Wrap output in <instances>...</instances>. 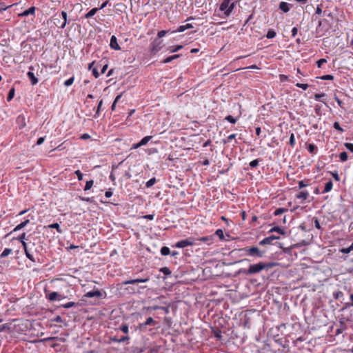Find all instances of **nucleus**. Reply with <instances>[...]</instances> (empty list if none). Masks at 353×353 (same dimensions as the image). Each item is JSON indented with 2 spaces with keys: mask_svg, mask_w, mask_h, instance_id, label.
<instances>
[{
  "mask_svg": "<svg viewBox=\"0 0 353 353\" xmlns=\"http://www.w3.org/2000/svg\"><path fill=\"white\" fill-rule=\"evenodd\" d=\"M272 265L270 263H265L263 262H260V263H258L256 264L250 265L249 268L246 271H245V273L246 274H250V275L254 274L260 272L261 271H262L266 268H272Z\"/></svg>",
  "mask_w": 353,
  "mask_h": 353,
  "instance_id": "f257e3e1",
  "label": "nucleus"
},
{
  "mask_svg": "<svg viewBox=\"0 0 353 353\" xmlns=\"http://www.w3.org/2000/svg\"><path fill=\"white\" fill-rule=\"evenodd\" d=\"M235 6L234 3H230V0H223L220 5L219 9L224 12L226 17H228Z\"/></svg>",
  "mask_w": 353,
  "mask_h": 353,
  "instance_id": "f03ea898",
  "label": "nucleus"
},
{
  "mask_svg": "<svg viewBox=\"0 0 353 353\" xmlns=\"http://www.w3.org/2000/svg\"><path fill=\"white\" fill-rule=\"evenodd\" d=\"M244 250L249 256H256L259 258H262L264 255V252L260 250L257 247L253 246L250 248H245Z\"/></svg>",
  "mask_w": 353,
  "mask_h": 353,
  "instance_id": "7ed1b4c3",
  "label": "nucleus"
},
{
  "mask_svg": "<svg viewBox=\"0 0 353 353\" xmlns=\"http://www.w3.org/2000/svg\"><path fill=\"white\" fill-rule=\"evenodd\" d=\"M194 244H195V243L193 241V239L192 238H188V239H186L178 241L176 243L175 247H176L178 248H185V247H187V246L193 245Z\"/></svg>",
  "mask_w": 353,
  "mask_h": 353,
  "instance_id": "20e7f679",
  "label": "nucleus"
},
{
  "mask_svg": "<svg viewBox=\"0 0 353 353\" xmlns=\"http://www.w3.org/2000/svg\"><path fill=\"white\" fill-rule=\"evenodd\" d=\"M279 239V236L271 235V236L266 237V238L263 239V240H261L259 242V245H270V244H272L273 241H274L276 239Z\"/></svg>",
  "mask_w": 353,
  "mask_h": 353,
  "instance_id": "39448f33",
  "label": "nucleus"
},
{
  "mask_svg": "<svg viewBox=\"0 0 353 353\" xmlns=\"http://www.w3.org/2000/svg\"><path fill=\"white\" fill-rule=\"evenodd\" d=\"M35 10H36V8L34 6H32L29 9L24 10L21 13H19L18 14V16L19 17H26L28 15H32V16L34 17Z\"/></svg>",
  "mask_w": 353,
  "mask_h": 353,
  "instance_id": "423d86ee",
  "label": "nucleus"
},
{
  "mask_svg": "<svg viewBox=\"0 0 353 353\" xmlns=\"http://www.w3.org/2000/svg\"><path fill=\"white\" fill-rule=\"evenodd\" d=\"M150 280L149 277H146L144 279H136L125 281L122 283L123 285H128V284H134L137 283H145Z\"/></svg>",
  "mask_w": 353,
  "mask_h": 353,
  "instance_id": "0eeeda50",
  "label": "nucleus"
},
{
  "mask_svg": "<svg viewBox=\"0 0 353 353\" xmlns=\"http://www.w3.org/2000/svg\"><path fill=\"white\" fill-rule=\"evenodd\" d=\"M102 295H103L102 292L100 290H97L94 291H91V292H87L86 294H84V296L87 297V298H92L94 296L100 298V297H102Z\"/></svg>",
  "mask_w": 353,
  "mask_h": 353,
  "instance_id": "6e6552de",
  "label": "nucleus"
},
{
  "mask_svg": "<svg viewBox=\"0 0 353 353\" xmlns=\"http://www.w3.org/2000/svg\"><path fill=\"white\" fill-rule=\"evenodd\" d=\"M32 69V68L30 67V71L28 72L27 75H28L30 81H31V84L32 85H36L38 83V79L35 77L34 74L31 71Z\"/></svg>",
  "mask_w": 353,
  "mask_h": 353,
  "instance_id": "1a4fd4ad",
  "label": "nucleus"
},
{
  "mask_svg": "<svg viewBox=\"0 0 353 353\" xmlns=\"http://www.w3.org/2000/svg\"><path fill=\"white\" fill-rule=\"evenodd\" d=\"M110 46L111 48L114 50H119L121 49L119 45L117 43V37L114 35L111 37Z\"/></svg>",
  "mask_w": 353,
  "mask_h": 353,
  "instance_id": "9d476101",
  "label": "nucleus"
},
{
  "mask_svg": "<svg viewBox=\"0 0 353 353\" xmlns=\"http://www.w3.org/2000/svg\"><path fill=\"white\" fill-rule=\"evenodd\" d=\"M17 123L19 127V128H23L26 125V117L24 115L21 114L19 115L17 118Z\"/></svg>",
  "mask_w": 353,
  "mask_h": 353,
  "instance_id": "9b49d317",
  "label": "nucleus"
},
{
  "mask_svg": "<svg viewBox=\"0 0 353 353\" xmlns=\"http://www.w3.org/2000/svg\"><path fill=\"white\" fill-rule=\"evenodd\" d=\"M154 323H155L154 320L152 317H148L146 319V321H145V323L139 325V328H140V330H143L145 329L147 325H152Z\"/></svg>",
  "mask_w": 353,
  "mask_h": 353,
  "instance_id": "f8f14e48",
  "label": "nucleus"
},
{
  "mask_svg": "<svg viewBox=\"0 0 353 353\" xmlns=\"http://www.w3.org/2000/svg\"><path fill=\"white\" fill-rule=\"evenodd\" d=\"M27 247H28L27 243L26 241H23V248L24 249L26 256H27L28 259H29L30 261L34 262V259L33 256L29 252Z\"/></svg>",
  "mask_w": 353,
  "mask_h": 353,
  "instance_id": "ddd939ff",
  "label": "nucleus"
},
{
  "mask_svg": "<svg viewBox=\"0 0 353 353\" xmlns=\"http://www.w3.org/2000/svg\"><path fill=\"white\" fill-rule=\"evenodd\" d=\"M291 5L286 2H281L279 4V8L284 12H288L290 9Z\"/></svg>",
  "mask_w": 353,
  "mask_h": 353,
  "instance_id": "4468645a",
  "label": "nucleus"
},
{
  "mask_svg": "<svg viewBox=\"0 0 353 353\" xmlns=\"http://www.w3.org/2000/svg\"><path fill=\"white\" fill-rule=\"evenodd\" d=\"M59 296H60V294L56 292H50L46 295L47 299L51 301L57 300Z\"/></svg>",
  "mask_w": 353,
  "mask_h": 353,
  "instance_id": "2eb2a0df",
  "label": "nucleus"
},
{
  "mask_svg": "<svg viewBox=\"0 0 353 353\" xmlns=\"http://www.w3.org/2000/svg\"><path fill=\"white\" fill-rule=\"evenodd\" d=\"M30 222V220L29 219H26L24 221L21 222L20 224H19L18 225H17L13 231L14 232H16V231H19L20 230H21L22 228H23L25 226H26Z\"/></svg>",
  "mask_w": 353,
  "mask_h": 353,
  "instance_id": "dca6fc26",
  "label": "nucleus"
},
{
  "mask_svg": "<svg viewBox=\"0 0 353 353\" xmlns=\"http://www.w3.org/2000/svg\"><path fill=\"white\" fill-rule=\"evenodd\" d=\"M192 28H193V26L191 23H187L186 25L180 26L178 28L177 31L179 32H182L188 29H190Z\"/></svg>",
  "mask_w": 353,
  "mask_h": 353,
  "instance_id": "f3484780",
  "label": "nucleus"
},
{
  "mask_svg": "<svg viewBox=\"0 0 353 353\" xmlns=\"http://www.w3.org/2000/svg\"><path fill=\"white\" fill-rule=\"evenodd\" d=\"M309 196V193L307 191H301L299 194L296 195V198L299 199L306 200Z\"/></svg>",
  "mask_w": 353,
  "mask_h": 353,
  "instance_id": "a211bd4d",
  "label": "nucleus"
},
{
  "mask_svg": "<svg viewBox=\"0 0 353 353\" xmlns=\"http://www.w3.org/2000/svg\"><path fill=\"white\" fill-rule=\"evenodd\" d=\"M61 17L63 19V23L59 26L61 28H64L67 24V12L65 11L61 12Z\"/></svg>",
  "mask_w": 353,
  "mask_h": 353,
  "instance_id": "6ab92c4d",
  "label": "nucleus"
},
{
  "mask_svg": "<svg viewBox=\"0 0 353 353\" xmlns=\"http://www.w3.org/2000/svg\"><path fill=\"white\" fill-rule=\"evenodd\" d=\"M45 228H54L57 230V231L59 232V233H62V230L60 228V226H59V224L57 223H52V224H50V225H48L47 226H46Z\"/></svg>",
  "mask_w": 353,
  "mask_h": 353,
  "instance_id": "aec40b11",
  "label": "nucleus"
},
{
  "mask_svg": "<svg viewBox=\"0 0 353 353\" xmlns=\"http://www.w3.org/2000/svg\"><path fill=\"white\" fill-rule=\"evenodd\" d=\"M332 186H333V183H332V181H329L328 182H327L325 183V188H324L323 193L330 192L332 190Z\"/></svg>",
  "mask_w": 353,
  "mask_h": 353,
  "instance_id": "412c9836",
  "label": "nucleus"
},
{
  "mask_svg": "<svg viewBox=\"0 0 353 353\" xmlns=\"http://www.w3.org/2000/svg\"><path fill=\"white\" fill-rule=\"evenodd\" d=\"M152 139V136H146L143 137L140 141L139 143L141 146L146 145L151 139Z\"/></svg>",
  "mask_w": 353,
  "mask_h": 353,
  "instance_id": "4be33fe9",
  "label": "nucleus"
},
{
  "mask_svg": "<svg viewBox=\"0 0 353 353\" xmlns=\"http://www.w3.org/2000/svg\"><path fill=\"white\" fill-rule=\"evenodd\" d=\"M97 10L98 9L97 8L91 9L87 14H85V17L86 19L90 18L96 14Z\"/></svg>",
  "mask_w": 353,
  "mask_h": 353,
  "instance_id": "5701e85b",
  "label": "nucleus"
},
{
  "mask_svg": "<svg viewBox=\"0 0 353 353\" xmlns=\"http://www.w3.org/2000/svg\"><path fill=\"white\" fill-rule=\"evenodd\" d=\"M288 211V209L286 208H277L274 212V214L275 216H279V215H281L283 213L285 212Z\"/></svg>",
  "mask_w": 353,
  "mask_h": 353,
  "instance_id": "b1692460",
  "label": "nucleus"
},
{
  "mask_svg": "<svg viewBox=\"0 0 353 353\" xmlns=\"http://www.w3.org/2000/svg\"><path fill=\"white\" fill-rule=\"evenodd\" d=\"M276 35V32L274 30L270 29V30H269L268 31V33L266 34V37L268 39H272V38L275 37Z\"/></svg>",
  "mask_w": 353,
  "mask_h": 353,
  "instance_id": "393cba45",
  "label": "nucleus"
},
{
  "mask_svg": "<svg viewBox=\"0 0 353 353\" xmlns=\"http://www.w3.org/2000/svg\"><path fill=\"white\" fill-rule=\"evenodd\" d=\"M170 248L166 246H163L161 249V254L163 256L168 255L170 254Z\"/></svg>",
  "mask_w": 353,
  "mask_h": 353,
  "instance_id": "a878e982",
  "label": "nucleus"
},
{
  "mask_svg": "<svg viewBox=\"0 0 353 353\" xmlns=\"http://www.w3.org/2000/svg\"><path fill=\"white\" fill-rule=\"evenodd\" d=\"M17 5V3L12 4L10 6H6V4L3 2L0 3V11L3 12L6 10L8 8L12 7L13 6Z\"/></svg>",
  "mask_w": 353,
  "mask_h": 353,
  "instance_id": "bb28decb",
  "label": "nucleus"
},
{
  "mask_svg": "<svg viewBox=\"0 0 353 353\" xmlns=\"http://www.w3.org/2000/svg\"><path fill=\"white\" fill-rule=\"evenodd\" d=\"M12 249H10V248H6V249L3 251V252L1 253V254L0 255V256H1V258H4V257H6V256H8V255L12 252Z\"/></svg>",
  "mask_w": 353,
  "mask_h": 353,
  "instance_id": "cd10ccee",
  "label": "nucleus"
},
{
  "mask_svg": "<svg viewBox=\"0 0 353 353\" xmlns=\"http://www.w3.org/2000/svg\"><path fill=\"white\" fill-rule=\"evenodd\" d=\"M14 92H15L14 88H12L10 90L9 93L7 97L8 101H10L13 99V97L14 96Z\"/></svg>",
  "mask_w": 353,
  "mask_h": 353,
  "instance_id": "c85d7f7f",
  "label": "nucleus"
},
{
  "mask_svg": "<svg viewBox=\"0 0 353 353\" xmlns=\"http://www.w3.org/2000/svg\"><path fill=\"white\" fill-rule=\"evenodd\" d=\"M353 250V243L351 244V245L347 248H343L341 249V252L345 254L350 253L351 251Z\"/></svg>",
  "mask_w": 353,
  "mask_h": 353,
  "instance_id": "c756f323",
  "label": "nucleus"
},
{
  "mask_svg": "<svg viewBox=\"0 0 353 353\" xmlns=\"http://www.w3.org/2000/svg\"><path fill=\"white\" fill-rule=\"evenodd\" d=\"M159 45H160V43H159L158 45H156L155 43H152V47H151V51L152 52H157L161 49V47L159 46Z\"/></svg>",
  "mask_w": 353,
  "mask_h": 353,
  "instance_id": "7c9ffc66",
  "label": "nucleus"
},
{
  "mask_svg": "<svg viewBox=\"0 0 353 353\" xmlns=\"http://www.w3.org/2000/svg\"><path fill=\"white\" fill-rule=\"evenodd\" d=\"M270 232H277L281 234H284V231L283 230H282L281 228L276 226V227H274L272 228L270 230Z\"/></svg>",
  "mask_w": 353,
  "mask_h": 353,
  "instance_id": "2f4dec72",
  "label": "nucleus"
},
{
  "mask_svg": "<svg viewBox=\"0 0 353 353\" xmlns=\"http://www.w3.org/2000/svg\"><path fill=\"white\" fill-rule=\"evenodd\" d=\"M339 157L342 161H345L348 158L347 153L346 152H343L340 154Z\"/></svg>",
  "mask_w": 353,
  "mask_h": 353,
  "instance_id": "473e14b6",
  "label": "nucleus"
},
{
  "mask_svg": "<svg viewBox=\"0 0 353 353\" xmlns=\"http://www.w3.org/2000/svg\"><path fill=\"white\" fill-rule=\"evenodd\" d=\"M155 183H156V179H155V178H152V179H150L149 181H148L146 182L145 185H146V187H147V188H150V187H152V186Z\"/></svg>",
  "mask_w": 353,
  "mask_h": 353,
  "instance_id": "72a5a7b5",
  "label": "nucleus"
},
{
  "mask_svg": "<svg viewBox=\"0 0 353 353\" xmlns=\"http://www.w3.org/2000/svg\"><path fill=\"white\" fill-rule=\"evenodd\" d=\"M225 120H227L228 121H229L230 123H236V122L237 121V119H235L231 115H228L225 118Z\"/></svg>",
  "mask_w": 353,
  "mask_h": 353,
  "instance_id": "f704fd0d",
  "label": "nucleus"
},
{
  "mask_svg": "<svg viewBox=\"0 0 353 353\" xmlns=\"http://www.w3.org/2000/svg\"><path fill=\"white\" fill-rule=\"evenodd\" d=\"M93 185V181L92 180H90V181H88L85 183V188H84V190H90Z\"/></svg>",
  "mask_w": 353,
  "mask_h": 353,
  "instance_id": "c9c22d12",
  "label": "nucleus"
},
{
  "mask_svg": "<svg viewBox=\"0 0 353 353\" xmlns=\"http://www.w3.org/2000/svg\"><path fill=\"white\" fill-rule=\"evenodd\" d=\"M74 78L72 77L70 79H68V80H66L65 82H64V85L67 87L71 85L73 83H74Z\"/></svg>",
  "mask_w": 353,
  "mask_h": 353,
  "instance_id": "e433bc0d",
  "label": "nucleus"
},
{
  "mask_svg": "<svg viewBox=\"0 0 353 353\" xmlns=\"http://www.w3.org/2000/svg\"><path fill=\"white\" fill-rule=\"evenodd\" d=\"M235 137H236V134H232L229 135L227 140L223 141V143L226 144V143H229L232 139H235Z\"/></svg>",
  "mask_w": 353,
  "mask_h": 353,
  "instance_id": "4c0bfd02",
  "label": "nucleus"
},
{
  "mask_svg": "<svg viewBox=\"0 0 353 353\" xmlns=\"http://www.w3.org/2000/svg\"><path fill=\"white\" fill-rule=\"evenodd\" d=\"M296 86L298 87V88H300L304 90H307V88H308V84L307 83H297L296 84Z\"/></svg>",
  "mask_w": 353,
  "mask_h": 353,
  "instance_id": "58836bf2",
  "label": "nucleus"
},
{
  "mask_svg": "<svg viewBox=\"0 0 353 353\" xmlns=\"http://www.w3.org/2000/svg\"><path fill=\"white\" fill-rule=\"evenodd\" d=\"M327 63V59H321L316 61L317 67L321 68L323 63Z\"/></svg>",
  "mask_w": 353,
  "mask_h": 353,
  "instance_id": "ea45409f",
  "label": "nucleus"
},
{
  "mask_svg": "<svg viewBox=\"0 0 353 353\" xmlns=\"http://www.w3.org/2000/svg\"><path fill=\"white\" fill-rule=\"evenodd\" d=\"M216 234L220 238V239H224L223 232L222 230L219 229L216 231Z\"/></svg>",
  "mask_w": 353,
  "mask_h": 353,
  "instance_id": "a19ab883",
  "label": "nucleus"
},
{
  "mask_svg": "<svg viewBox=\"0 0 353 353\" xmlns=\"http://www.w3.org/2000/svg\"><path fill=\"white\" fill-rule=\"evenodd\" d=\"M333 126H334V129H336V130L340 131L341 132H343V129L340 126L339 122H337V121L334 122Z\"/></svg>",
  "mask_w": 353,
  "mask_h": 353,
  "instance_id": "79ce46f5",
  "label": "nucleus"
},
{
  "mask_svg": "<svg viewBox=\"0 0 353 353\" xmlns=\"http://www.w3.org/2000/svg\"><path fill=\"white\" fill-rule=\"evenodd\" d=\"M76 305H77V303H74V302H68V303L63 305V307H64V308H70V307H73V306H74Z\"/></svg>",
  "mask_w": 353,
  "mask_h": 353,
  "instance_id": "37998d69",
  "label": "nucleus"
},
{
  "mask_svg": "<svg viewBox=\"0 0 353 353\" xmlns=\"http://www.w3.org/2000/svg\"><path fill=\"white\" fill-rule=\"evenodd\" d=\"M120 330L127 334L128 332V326L127 324H123L121 327H120Z\"/></svg>",
  "mask_w": 353,
  "mask_h": 353,
  "instance_id": "c03bdc74",
  "label": "nucleus"
},
{
  "mask_svg": "<svg viewBox=\"0 0 353 353\" xmlns=\"http://www.w3.org/2000/svg\"><path fill=\"white\" fill-rule=\"evenodd\" d=\"M320 78L323 80H332L334 77L331 74H326L321 77Z\"/></svg>",
  "mask_w": 353,
  "mask_h": 353,
  "instance_id": "a18cd8bd",
  "label": "nucleus"
},
{
  "mask_svg": "<svg viewBox=\"0 0 353 353\" xmlns=\"http://www.w3.org/2000/svg\"><path fill=\"white\" fill-rule=\"evenodd\" d=\"M290 144L293 147L295 145V139L293 133L291 134L290 137Z\"/></svg>",
  "mask_w": 353,
  "mask_h": 353,
  "instance_id": "49530a36",
  "label": "nucleus"
},
{
  "mask_svg": "<svg viewBox=\"0 0 353 353\" xmlns=\"http://www.w3.org/2000/svg\"><path fill=\"white\" fill-rule=\"evenodd\" d=\"M259 165V160L254 159L250 163V166L252 168L256 167Z\"/></svg>",
  "mask_w": 353,
  "mask_h": 353,
  "instance_id": "de8ad7c7",
  "label": "nucleus"
},
{
  "mask_svg": "<svg viewBox=\"0 0 353 353\" xmlns=\"http://www.w3.org/2000/svg\"><path fill=\"white\" fill-rule=\"evenodd\" d=\"M345 148L348 150H350L352 152H353V144L352 143H345Z\"/></svg>",
  "mask_w": 353,
  "mask_h": 353,
  "instance_id": "09e8293b",
  "label": "nucleus"
},
{
  "mask_svg": "<svg viewBox=\"0 0 353 353\" xmlns=\"http://www.w3.org/2000/svg\"><path fill=\"white\" fill-rule=\"evenodd\" d=\"M75 174L77 175L78 180L81 181L83 179V174L81 172L80 170L75 171Z\"/></svg>",
  "mask_w": 353,
  "mask_h": 353,
  "instance_id": "8fccbe9b",
  "label": "nucleus"
},
{
  "mask_svg": "<svg viewBox=\"0 0 353 353\" xmlns=\"http://www.w3.org/2000/svg\"><path fill=\"white\" fill-rule=\"evenodd\" d=\"M315 149H316V146L314 144H310L308 145L307 150H308L309 152L313 153Z\"/></svg>",
  "mask_w": 353,
  "mask_h": 353,
  "instance_id": "3c124183",
  "label": "nucleus"
},
{
  "mask_svg": "<svg viewBox=\"0 0 353 353\" xmlns=\"http://www.w3.org/2000/svg\"><path fill=\"white\" fill-rule=\"evenodd\" d=\"M92 74L94 76L95 78H98L99 77V73L97 71V68H93L92 69Z\"/></svg>",
  "mask_w": 353,
  "mask_h": 353,
  "instance_id": "603ef678",
  "label": "nucleus"
},
{
  "mask_svg": "<svg viewBox=\"0 0 353 353\" xmlns=\"http://www.w3.org/2000/svg\"><path fill=\"white\" fill-rule=\"evenodd\" d=\"M161 271L166 275L170 274L171 273L169 268H163L161 269Z\"/></svg>",
  "mask_w": 353,
  "mask_h": 353,
  "instance_id": "864d4df0",
  "label": "nucleus"
},
{
  "mask_svg": "<svg viewBox=\"0 0 353 353\" xmlns=\"http://www.w3.org/2000/svg\"><path fill=\"white\" fill-rule=\"evenodd\" d=\"M182 48H183V46L181 45H179V46H176L174 48L170 50V52H177L179 50H181Z\"/></svg>",
  "mask_w": 353,
  "mask_h": 353,
  "instance_id": "5fc2aeb1",
  "label": "nucleus"
},
{
  "mask_svg": "<svg viewBox=\"0 0 353 353\" xmlns=\"http://www.w3.org/2000/svg\"><path fill=\"white\" fill-rule=\"evenodd\" d=\"M129 339H130V338L128 336H123L121 339H119V340H117V343H122V342H124V341H125L127 340H129Z\"/></svg>",
  "mask_w": 353,
  "mask_h": 353,
  "instance_id": "6e6d98bb",
  "label": "nucleus"
},
{
  "mask_svg": "<svg viewBox=\"0 0 353 353\" xmlns=\"http://www.w3.org/2000/svg\"><path fill=\"white\" fill-rule=\"evenodd\" d=\"M26 233L23 232L19 238V239L20 240V241L21 242V243L23 244V241H25V240H27V239L26 238Z\"/></svg>",
  "mask_w": 353,
  "mask_h": 353,
  "instance_id": "4d7b16f0",
  "label": "nucleus"
},
{
  "mask_svg": "<svg viewBox=\"0 0 353 353\" xmlns=\"http://www.w3.org/2000/svg\"><path fill=\"white\" fill-rule=\"evenodd\" d=\"M166 34V31L165 30H161L158 32L157 34V36L159 37V38H161L163 37H164Z\"/></svg>",
  "mask_w": 353,
  "mask_h": 353,
  "instance_id": "13d9d810",
  "label": "nucleus"
},
{
  "mask_svg": "<svg viewBox=\"0 0 353 353\" xmlns=\"http://www.w3.org/2000/svg\"><path fill=\"white\" fill-rule=\"evenodd\" d=\"M325 96V94L323 93H321V94H315L314 95V99L316 100H319L321 97H323Z\"/></svg>",
  "mask_w": 353,
  "mask_h": 353,
  "instance_id": "bf43d9fd",
  "label": "nucleus"
},
{
  "mask_svg": "<svg viewBox=\"0 0 353 353\" xmlns=\"http://www.w3.org/2000/svg\"><path fill=\"white\" fill-rule=\"evenodd\" d=\"M154 217V214H147L143 216V218L148 220H152Z\"/></svg>",
  "mask_w": 353,
  "mask_h": 353,
  "instance_id": "052dcab7",
  "label": "nucleus"
},
{
  "mask_svg": "<svg viewBox=\"0 0 353 353\" xmlns=\"http://www.w3.org/2000/svg\"><path fill=\"white\" fill-rule=\"evenodd\" d=\"M197 240L198 241H201L206 242V241L210 240V238L208 237V236H203V237L198 239Z\"/></svg>",
  "mask_w": 353,
  "mask_h": 353,
  "instance_id": "680f3d73",
  "label": "nucleus"
},
{
  "mask_svg": "<svg viewBox=\"0 0 353 353\" xmlns=\"http://www.w3.org/2000/svg\"><path fill=\"white\" fill-rule=\"evenodd\" d=\"M44 140H45V138H44V137H40V138H39V139H38V140H37V144L38 145H41V144L43 143Z\"/></svg>",
  "mask_w": 353,
  "mask_h": 353,
  "instance_id": "e2e57ef3",
  "label": "nucleus"
},
{
  "mask_svg": "<svg viewBox=\"0 0 353 353\" xmlns=\"http://www.w3.org/2000/svg\"><path fill=\"white\" fill-rule=\"evenodd\" d=\"M172 60H174L172 57V56L167 57L165 59L163 60V63H167L171 62Z\"/></svg>",
  "mask_w": 353,
  "mask_h": 353,
  "instance_id": "0e129e2a",
  "label": "nucleus"
},
{
  "mask_svg": "<svg viewBox=\"0 0 353 353\" xmlns=\"http://www.w3.org/2000/svg\"><path fill=\"white\" fill-rule=\"evenodd\" d=\"M343 294L342 292L339 291L336 294H334L336 299H339L340 297L343 296Z\"/></svg>",
  "mask_w": 353,
  "mask_h": 353,
  "instance_id": "69168bd1",
  "label": "nucleus"
},
{
  "mask_svg": "<svg viewBox=\"0 0 353 353\" xmlns=\"http://www.w3.org/2000/svg\"><path fill=\"white\" fill-rule=\"evenodd\" d=\"M307 186V184L304 183L303 181H300L299 182V188H303L304 187H306Z\"/></svg>",
  "mask_w": 353,
  "mask_h": 353,
  "instance_id": "338daca9",
  "label": "nucleus"
},
{
  "mask_svg": "<svg viewBox=\"0 0 353 353\" xmlns=\"http://www.w3.org/2000/svg\"><path fill=\"white\" fill-rule=\"evenodd\" d=\"M90 138V136L87 133L83 134L81 136V139H88Z\"/></svg>",
  "mask_w": 353,
  "mask_h": 353,
  "instance_id": "774afa93",
  "label": "nucleus"
}]
</instances>
